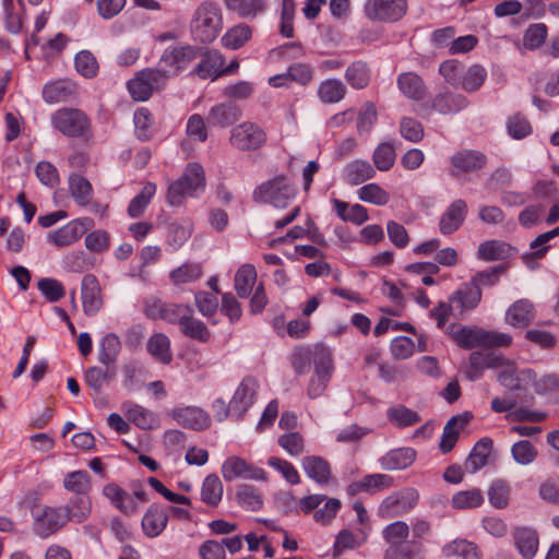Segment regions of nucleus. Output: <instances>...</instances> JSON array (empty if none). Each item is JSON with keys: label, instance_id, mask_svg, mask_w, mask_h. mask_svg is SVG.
I'll use <instances>...</instances> for the list:
<instances>
[{"label": "nucleus", "instance_id": "nucleus-17", "mask_svg": "<svg viewBox=\"0 0 559 559\" xmlns=\"http://www.w3.org/2000/svg\"><path fill=\"white\" fill-rule=\"evenodd\" d=\"M169 415L181 426L197 431L204 430L211 425L210 415L197 406L175 407Z\"/></svg>", "mask_w": 559, "mask_h": 559}, {"label": "nucleus", "instance_id": "nucleus-16", "mask_svg": "<svg viewBox=\"0 0 559 559\" xmlns=\"http://www.w3.org/2000/svg\"><path fill=\"white\" fill-rule=\"evenodd\" d=\"M258 381L252 377L242 379L231 400V416L241 419L255 401Z\"/></svg>", "mask_w": 559, "mask_h": 559}, {"label": "nucleus", "instance_id": "nucleus-58", "mask_svg": "<svg viewBox=\"0 0 559 559\" xmlns=\"http://www.w3.org/2000/svg\"><path fill=\"white\" fill-rule=\"evenodd\" d=\"M156 192V186L153 182H147L141 192L135 195L129 203L128 214L131 217H139L144 212L145 207L148 205L152 197Z\"/></svg>", "mask_w": 559, "mask_h": 559}, {"label": "nucleus", "instance_id": "nucleus-64", "mask_svg": "<svg viewBox=\"0 0 559 559\" xmlns=\"http://www.w3.org/2000/svg\"><path fill=\"white\" fill-rule=\"evenodd\" d=\"M547 34L548 29L544 23L532 24L524 33L523 44L531 50L537 49L545 43Z\"/></svg>", "mask_w": 559, "mask_h": 559}, {"label": "nucleus", "instance_id": "nucleus-9", "mask_svg": "<svg viewBox=\"0 0 559 559\" xmlns=\"http://www.w3.org/2000/svg\"><path fill=\"white\" fill-rule=\"evenodd\" d=\"M267 140L266 132L259 124L243 121L235 126L230 131V145L242 152H251L261 148Z\"/></svg>", "mask_w": 559, "mask_h": 559}, {"label": "nucleus", "instance_id": "nucleus-26", "mask_svg": "<svg viewBox=\"0 0 559 559\" xmlns=\"http://www.w3.org/2000/svg\"><path fill=\"white\" fill-rule=\"evenodd\" d=\"M516 549L524 559H533L538 550L539 538L537 532L527 526L516 527L513 531Z\"/></svg>", "mask_w": 559, "mask_h": 559}, {"label": "nucleus", "instance_id": "nucleus-48", "mask_svg": "<svg viewBox=\"0 0 559 559\" xmlns=\"http://www.w3.org/2000/svg\"><path fill=\"white\" fill-rule=\"evenodd\" d=\"M223 497V484L216 474L207 475L201 487V499L211 507H216Z\"/></svg>", "mask_w": 559, "mask_h": 559}, {"label": "nucleus", "instance_id": "nucleus-61", "mask_svg": "<svg viewBox=\"0 0 559 559\" xmlns=\"http://www.w3.org/2000/svg\"><path fill=\"white\" fill-rule=\"evenodd\" d=\"M358 198L378 206L385 205L390 201V194L377 183L362 186L358 190Z\"/></svg>", "mask_w": 559, "mask_h": 559}, {"label": "nucleus", "instance_id": "nucleus-47", "mask_svg": "<svg viewBox=\"0 0 559 559\" xmlns=\"http://www.w3.org/2000/svg\"><path fill=\"white\" fill-rule=\"evenodd\" d=\"M252 36V29L245 23L237 24L229 28L222 37L225 48L236 50L242 47Z\"/></svg>", "mask_w": 559, "mask_h": 559}, {"label": "nucleus", "instance_id": "nucleus-14", "mask_svg": "<svg viewBox=\"0 0 559 559\" xmlns=\"http://www.w3.org/2000/svg\"><path fill=\"white\" fill-rule=\"evenodd\" d=\"M93 225L91 218L72 219L60 228L48 234L47 239L56 247L70 246L79 240Z\"/></svg>", "mask_w": 559, "mask_h": 559}, {"label": "nucleus", "instance_id": "nucleus-38", "mask_svg": "<svg viewBox=\"0 0 559 559\" xmlns=\"http://www.w3.org/2000/svg\"><path fill=\"white\" fill-rule=\"evenodd\" d=\"M68 516V522L82 523L91 514L92 501L88 495H78L72 497L68 504L62 508Z\"/></svg>", "mask_w": 559, "mask_h": 559}, {"label": "nucleus", "instance_id": "nucleus-6", "mask_svg": "<svg viewBox=\"0 0 559 559\" xmlns=\"http://www.w3.org/2000/svg\"><path fill=\"white\" fill-rule=\"evenodd\" d=\"M53 129L68 138H86L91 134V120L76 108H60L50 117Z\"/></svg>", "mask_w": 559, "mask_h": 559}, {"label": "nucleus", "instance_id": "nucleus-30", "mask_svg": "<svg viewBox=\"0 0 559 559\" xmlns=\"http://www.w3.org/2000/svg\"><path fill=\"white\" fill-rule=\"evenodd\" d=\"M301 467L306 475L319 485H325L331 479L329 462L318 455H308L301 460Z\"/></svg>", "mask_w": 559, "mask_h": 559}, {"label": "nucleus", "instance_id": "nucleus-13", "mask_svg": "<svg viewBox=\"0 0 559 559\" xmlns=\"http://www.w3.org/2000/svg\"><path fill=\"white\" fill-rule=\"evenodd\" d=\"M406 10V0H367L364 5L365 15L371 21L380 22L399 21Z\"/></svg>", "mask_w": 559, "mask_h": 559}, {"label": "nucleus", "instance_id": "nucleus-39", "mask_svg": "<svg viewBox=\"0 0 559 559\" xmlns=\"http://www.w3.org/2000/svg\"><path fill=\"white\" fill-rule=\"evenodd\" d=\"M68 183L70 195L74 202L80 206H87L93 198L91 182L81 175H71Z\"/></svg>", "mask_w": 559, "mask_h": 559}, {"label": "nucleus", "instance_id": "nucleus-19", "mask_svg": "<svg viewBox=\"0 0 559 559\" xmlns=\"http://www.w3.org/2000/svg\"><path fill=\"white\" fill-rule=\"evenodd\" d=\"M468 213L467 203L456 199L442 213L439 221V230L442 235H451L463 225Z\"/></svg>", "mask_w": 559, "mask_h": 559}, {"label": "nucleus", "instance_id": "nucleus-33", "mask_svg": "<svg viewBox=\"0 0 559 559\" xmlns=\"http://www.w3.org/2000/svg\"><path fill=\"white\" fill-rule=\"evenodd\" d=\"M416 459V451L412 448H400L388 452L380 459V465L385 471L407 468Z\"/></svg>", "mask_w": 559, "mask_h": 559}, {"label": "nucleus", "instance_id": "nucleus-59", "mask_svg": "<svg viewBox=\"0 0 559 559\" xmlns=\"http://www.w3.org/2000/svg\"><path fill=\"white\" fill-rule=\"evenodd\" d=\"M395 150L389 142L379 144L372 155V160L376 168L380 171H388L392 168L395 162Z\"/></svg>", "mask_w": 559, "mask_h": 559}, {"label": "nucleus", "instance_id": "nucleus-10", "mask_svg": "<svg viewBox=\"0 0 559 559\" xmlns=\"http://www.w3.org/2000/svg\"><path fill=\"white\" fill-rule=\"evenodd\" d=\"M419 493L413 487H406L389 495L379 506L382 518H397L411 512L418 503Z\"/></svg>", "mask_w": 559, "mask_h": 559}, {"label": "nucleus", "instance_id": "nucleus-23", "mask_svg": "<svg viewBox=\"0 0 559 559\" xmlns=\"http://www.w3.org/2000/svg\"><path fill=\"white\" fill-rule=\"evenodd\" d=\"M168 520L167 510L158 503H152L142 518L143 533L150 538L159 536L166 528Z\"/></svg>", "mask_w": 559, "mask_h": 559}, {"label": "nucleus", "instance_id": "nucleus-41", "mask_svg": "<svg viewBox=\"0 0 559 559\" xmlns=\"http://www.w3.org/2000/svg\"><path fill=\"white\" fill-rule=\"evenodd\" d=\"M393 486V478L386 474L366 475L361 480L349 486L352 493L358 491L377 492Z\"/></svg>", "mask_w": 559, "mask_h": 559}, {"label": "nucleus", "instance_id": "nucleus-3", "mask_svg": "<svg viewBox=\"0 0 559 559\" xmlns=\"http://www.w3.org/2000/svg\"><path fill=\"white\" fill-rule=\"evenodd\" d=\"M296 198V189L285 175L276 176L259 185L252 193L254 202L286 209Z\"/></svg>", "mask_w": 559, "mask_h": 559}, {"label": "nucleus", "instance_id": "nucleus-57", "mask_svg": "<svg viewBox=\"0 0 559 559\" xmlns=\"http://www.w3.org/2000/svg\"><path fill=\"white\" fill-rule=\"evenodd\" d=\"M183 323H180L181 332L193 340L200 342H207L211 337V332L207 326L200 320L193 318V314H190L187 320H182Z\"/></svg>", "mask_w": 559, "mask_h": 559}, {"label": "nucleus", "instance_id": "nucleus-4", "mask_svg": "<svg viewBox=\"0 0 559 559\" xmlns=\"http://www.w3.org/2000/svg\"><path fill=\"white\" fill-rule=\"evenodd\" d=\"M451 336L459 346L471 349L476 346H509L512 337L500 332H490L480 328L452 326Z\"/></svg>", "mask_w": 559, "mask_h": 559}, {"label": "nucleus", "instance_id": "nucleus-50", "mask_svg": "<svg viewBox=\"0 0 559 559\" xmlns=\"http://www.w3.org/2000/svg\"><path fill=\"white\" fill-rule=\"evenodd\" d=\"M345 79L353 88H365L370 81V69L366 62L355 61L347 67Z\"/></svg>", "mask_w": 559, "mask_h": 559}, {"label": "nucleus", "instance_id": "nucleus-52", "mask_svg": "<svg viewBox=\"0 0 559 559\" xmlns=\"http://www.w3.org/2000/svg\"><path fill=\"white\" fill-rule=\"evenodd\" d=\"M386 416L390 423L399 428L409 427L421 420L416 412L403 405L390 407L386 411Z\"/></svg>", "mask_w": 559, "mask_h": 559}, {"label": "nucleus", "instance_id": "nucleus-36", "mask_svg": "<svg viewBox=\"0 0 559 559\" xmlns=\"http://www.w3.org/2000/svg\"><path fill=\"white\" fill-rule=\"evenodd\" d=\"M534 376L531 369L518 371L512 364H507L499 372L498 380L504 388L515 391L523 388L522 382L533 381Z\"/></svg>", "mask_w": 559, "mask_h": 559}, {"label": "nucleus", "instance_id": "nucleus-8", "mask_svg": "<svg viewBox=\"0 0 559 559\" xmlns=\"http://www.w3.org/2000/svg\"><path fill=\"white\" fill-rule=\"evenodd\" d=\"M333 364L329 348L323 345L314 347V372L309 381L307 393L310 399L323 394L332 377Z\"/></svg>", "mask_w": 559, "mask_h": 559}, {"label": "nucleus", "instance_id": "nucleus-15", "mask_svg": "<svg viewBox=\"0 0 559 559\" xmlns=\"http://www.w3.org/2000/svg\"><path fill=\"white\" fill-rule=\"evenodd\" d=\"M222 475L226 481L236 478L265 480L266 474L264 469L253 466L239 456L228 457L222 465Z\"/></svg>", "mask_w": 559, "mask_h": 559}, {"label": "nucleus", "instance_id": "nucleus-46", "mask_svg": "<svg viewBox=\"0 0 559 559\" xmlns=\"http://www.w3.org/2000/svg\"><path fill=\"white\" fill-rule=\"evenodd\" d=\"M257 282V271L251 264L241 265L235 275V289L240 298H247Z\"/></svg>", "mask_w": 559, "mask_h": 559}, {"label": "nucleus", "instance_id": "nucleus-54", "mask_svg": "<svg viewBox=\"0 0 559 559\" xmlns=\"http://www.w3.org/2000/svg\"><path fill=\"white\" fill-rule=\"evenodd\" d=\"M511 455L515 463L526 466L536 460L538 451L531 441L520 440L512 444Z\"/></svg>", "mask_w": 559, "mask_h": 559}, {"label": "nucleus", "instance_id": "nucleus-35", "mask_svg": "<svg viewBox=\"0 0 559 559\" xmlns=\"http://www.w3.org/2000/svg\"><path fill=\"white\" fill-rule=\"evenodd\" d=\"M347 87L340 79H325L320 82L317 91L318 98L323 104H336L346 96Z\"/></svg>", "mask_w": 559, "mask_h": 559}, {"label": "nucleus", "instance_id": "nucleus-37", "mask_svg": "<svg viewBox=\"0 0 559 559\" xmlns=\"http://www.w3.org/2000/svg\"><path fill=\"white\" fill-rule=\"evenodd\" d=\"M534 319L533 304L527 299H520L512 304L506 313V320L513 326L524 328Z\"/></svg>", "mask_w": 559, "mask_h": 559}, {"label": "nucleus", "instance_id": "nucleus-29", "mask_svg": "<svg viewBox=\"0 0 559 559\" xmlns=\"http://www.w3.org/2000/svg\"><path fill=\"white\" fill-rule=\"evenodd\" d=\"M481 300V289L469 282L453 293L450 301L461 313L474 309Z\"/></svg>", "mask_w": 559, "mask_h": 559}, {"label": "nucleus", "instance_id": "nucleus-43", "mask_svg": "<svg viewBox=\"0 0 559 559\" xmlns=\"http://www.w3.org/2000/svg\"><path fill=\"white\" fill-rule=\"evenodd\" d=\"M224 3L242 19H254L266 9V0H224Z\"/></svg>", "mask_w": 559, "mask_h": 559}, {"label": "nucleus", "instance_id": "nucleus-49", "mask_svg": "<svg viewBox=\"0 0 559 559\" xmlns=\"http://www.w3.org/2000/svg\"><path fill=\"white\" fill-rule=\"evenodd\" d=\"M63 487L70 492L78 495H88L92 488V481L86 471H74L66 474Z\"/></svg>", "mask_w": 559, "mask_h": 559}, {"label": "nucleus", "instance_id": "nucleus-12", "mask_svg": "<svg viewBox=\"0 0 559 559\" xmlns=\"http://www.w3.org/2000/svg\"><path fill=\"white\" fill-rule=\"evenodd\" d=\"M34 526L36 535L47 538L68 523V516L62 508L38 507L33 510Z\"/></svg>", "mask_w": 559, "mask_h": 559}, {"label": "nucleus", "instance_id": "nucleus-11", "mask_svg": "<svg viewBox=\"0 0 559 559\" xmlns=\"http://www.w3.org/2000/svg\"><path fill=\"white\" fill-rule=\"evenodd\" d=\"M200 55L201 48L191 45L168 47L163 52L158 62L170 79L187 69Z\"/></svg>", "mask_w": 559, "mask_h": 559}, {"label": "nucleus", "instance_id": "nucleus-20", "mask_svg": "<svg viewBox=\"0 0 559 559\" xmlns=\"http://www.w3.org/2000/svg\"><path fill=\"white\" fill-rule=\"evenodd\" d=\"M81 294L84 313L88 317H93L98 313L103 307V299L100 295V286L95 275H84L81 283Z\"/></svg>", "mask_w": 559, "mask_h": 559}, {"label": "nucleus", "instance_id": "nucleus-53", "mask_svg": "<svg viewBox=\"0 0 559 559\" xmlns=\"http://www.w3.org/2000/svg\"><path fill=\"white\" fill-rule=\"evenodd\" d=\"M510 246L499 240H488L478 247V258L485 261H497L509 255Z\"/></svg>", "mask_w": 559, "mask_h": 559}, {"label": "nucleus", "instance_id": "nucleus-62", "mask_svg": "<svg viewBox=\"0 0 559 559\" xmlns=\"http://www.w3.org/2000/svg\"><path fill=\"white\" fill-rule=\"evenodd\" d=\"M74 66L81 75L88 79L96 76L98 73V62L90 50L78 52L74 58Z\"/></svg>", "mask_w": 559, "mask_h": 559}, {"label": "nucleus", "instance_id": "nucleus-31", "mask_svg": "<svg viewBox=\"0 0 559 559\" xmlns=\"http://www.w3.org/2000/svg\"><path fill=\"white\" fill-rule=\"evenodd\" d=\"M123 408L128 420L132 421L140 429L151 430L159 426L157 416L139 404L128 402L123 404Z\"/></svg>", "mask_w": 559, "mask_h": 559}, {"label": "nucleus", "instance_id": "nucleus-60", "mask_svg": "<svg viewBox=\"0 0 559 559\" xmlns=\"http://www.w3.org/2000/svg\"><path fill=\"white\" fill-rule=\"evenodd\" d=\"M486 78V70L479 64H474L465 73H462L460 86L466 92H475L480 88Z\"/></svg>", "mask_w": 559, "mask_h": 559}, {"label": "nucleus", "instance_id": "nucleus-34", "mask_svg": "<svg viewBox=\"0 0 559 559\" xmlns=\"http://www.w3.org/2000/svg\"><path fill=\"white\" fill-rule=\"evenodd\" d=\"M376 175V170L372 165L364 159H355L348 163L344 170V180L350 186H358Z\"/></svg>", "mask_w": 559, "mask_h": 559}, {"label": "nucleus", "instance_id": "nucleus-27", "mask_svg": "<svg viewBox=\"0 0 559 559\" xmlns=\"http://www.w3.org/2000/svg\"><path fill=\"white\" fill-rule=\"evenodd\" d=\"M396 84L400 92L408 99L419 102L426 96V84L415 72L401 73L397 76Z\"/></svg>", "mask_w": 559, "mask_h": 559}, {"label": "nucleus", "instance_id": "nucleus-1", "mask_svg": "<svg viewBox=\"0 0 559 559\" xmlns=\"http://www.w3.org/2000/svg\"><path fill=\"white\" fill-rule=\"evenodd\" d=\"M223 28V14L217 3L203 1L194 11L190 31L200 43H212Z\"/></svg>", "mask_w": 559, "mask_h": 559}, {"label": "nucleus", "instance_id": "nucleus-24", "mask_svg": "<svg viewBox=\"0 0 559 559\" xmlns=\"http://www.w3.org/2000/svg\"><path fill=\"white\" fill-rule=\"evenodd\" d=\"M103 495L110 503L126 515H133L139 510V503L135 497L127 492L117 484H107L103 488Z\"/></svg>", "mask_w": 559, "mask_h": 559}, {"label": "nucleus", "instance_id": "nucleus-32", "mask_svg": "<svg viewBox=\"0 0 559 559\" xmlns=\"http://www.w3.org/2000/svg\"><path fill=\"white\" fill-rule=\"evenodd\" d=\"M493 442L490 438H481L473 447L468 457L464 463L465 472L474 474L481 469L488 463L489 454L492 450Z\"/></svg>", "mask_w": 559, "mask_h": 559}, {"label": "nucleus", "instance_id": "nucleus-42", "mask_svg": "<svg viewBox=\"0 0 559 559\" xmlns=\"http://www.w3.org/2000/svg\"><path fill=\"white\" fill-rule=\"evenodd\" d=\"M74 92V85L67 80H57L45 84L41 95L47 104L66 102Z\"/></svg>", "mask_w": 559, "mask_h": 559}, {"label": "nucleus", "instance_id": "nucleus-56", "mask_svg": "<svg viewBox=\"0 0 559 559\" xmlns=\"http://www.w3.org/2000/svg\"><path fill=\"white\" fill-rule=\"evenodd\" d=\"M202 275V267L198 263H185L173 270L169 278L175 285L187 284L197 281Z\"/></svg>", "mask_w": 559, "mask_h": 559}, {"label": "nucleus", "instance_id": "nucleus-2", "mask_svg": "<svg viewBox=\"0 0 559 559\" xmlns=\"http://www.w3.org/2000/svg\"><path fill=\"white\" fill-rule=\"evenodd\" d=\"M205 187L204 170L201 165L190 163L182 176L168 187L167 202L171 206H179L187 197H195Z\"/></svg>", "mask_w": 559, "mask_h": 559}, {"label": "nucleus", "instance_id": "nucleus-18", "mask_svg": "<svg viewBox=\"0 0 559 559\" xmlns=\"http://www.w3.org/2000/svg\"><path fill=\"white\" fill-rule=\"evenodd\" d=\"M487 163V157L479 151L462 150L451 156L450 175L459 177L463 173L481 169Z\"/></svg>", "mask_w": 559, "mask_h": 559}, {"label": "nucleus", "instance_id": "nucleus-63", "mask_svg": "<svg viewBox=\"0 0 559 559\" xmlns=\"http://www.w3.org/2000/svg\"><path fill=\"white\" fill-rule=\"evenodd\" d=\"M444 551L460 559H480L477 546L466 539L454 540L444 548Z\"/></svg>", "mask_w": 559, "mask_h": 559}, {"label": "nucleus", "instance_id": "nucleus-25", "mask_svg": "<svg viewBox=\"0 0 559 559\" xmlns=\"http://www.w3.org/2000/svg\"><path fill=\"white\" fill-rule=\"evenodd\" d=\"M241 117V110L233 103H223L213 106L207 115V122L212 127L227 128L237 122Z\"/></svg>", "mask_w": 559, "mask_h": 559}, {"label": "nucleus", "instance_id": "nucleus-45", "mask_svg": "<svg viewBox=\"0 0 559 559\" xmlns=\"http://www.w3.org/2000/svg\"><path fill=\"white\" fill-rule=\"evenodd\" d=\"M333 205L338 217L345 222H352L356 225H361L368 221L367 209L360 204H354L349 206L348 203L335 199L333 201Z\"/></svg>", "mask_w": 559, "mask_h": 559}, {"label": "nucleus", "instance_id": "nucleus-51", "mask_svg": "<svg viewBox=\"0 0 559 559\" xmlns=\"http://www.w3.org/2000/svg\"><path fill=\"white\" fill-rule=\"evenodd\" d=\"M191 233L192 223L189 219L173 222L168 226L167 242L177 250L190 238Z\"/></svg>", "mask_w": 559, "mask_h": 559}, {"label": "nucleus", "instance_id": "nucleus-40", "mask_svg": "<svg viewBox=\"0 0 559 559\" xmlns=\"http://www.w3.org/2000/svg\"><path fill=\"white\" fill-rule=\"evenodd\" d=\"M147 352L157 361L168 365L173 360L170 340L165 333H154L147 341Z\"/></svg>", "mask_w": 559, "mask_h": 559}, {"label": "nucleus", "instance_id": "nucleus-7", "mask_svg": "<svg viewBox=\"0 0 559 559\" xmlns=\"http://www.w3.org/2000/svg\"><path fill=\"white\" fill-rule=\"evenodd\" d=\"M144 314L152 320H163L170 324L180 325L193 314V309L185 304L167 302L158 297L150 296L143 302Z\"/></svg>", "mask_w": 559, "mask_h": 559}, {"label": "nucleus", "instance_id": "nucleus-28", "mask_svg": "<svg viewBox=\"0 0 559 559\" xmlns=\"http://www.w3.org/2000/svg\"><path fill=\"white\" fill-rule=\"evenodd\" d=\"M471 416L468 414L451 417L445 426L439 443L442 453H449L455 445L460 431L468 424Z\"/></svg>", "mask_w": 559, "mask_h": 559}, {"label": "nucleus", "instance_id": "nucleus-22", "mask_svg": "<svg viewBox=\"0 0 559 559\" xmlns=\"http://www.w3.org/2000/svg\"><path fill=\"white\" fill-rule=\"evenodd\" d=\"M201 60L193 69L192 74L200 79L215 80L222 75V67L225 64L223 55L216 49L201 48Z\"/></svg>", "mask_w": 559, "mask_h": 559}, {"label": "nucleus", "instance_id": "nucleus-44", "mask_svg": "<svg viewBox=\"0 0 559 559\" xmlns=\"http://www.w3.org/2000/svg\"><path fill=\"white\" fill-rule=\"evenodd\" d=\"M121 350V342L115 333L106 334L99 342L98 360L103 365L114 366Z\"/></svg>", "mask_w": 559, "mask_h": 559}, {"label": "nucleus", "instance_id": "nucleus-21", "mask_svg": "<svg viewBox=\"0 0 559 559\" xmlns=\"http://www.w3.org/2000/svg\"><path fill=\"white\" fill-rule=\"evenodd\" d=\"M468 105V100L462 94L448 88L438 92L430 100V108L440 115H454Z\"/></svg>", "mask_w": 559, "mask_h": 559}, {"label": "nucleus", "instance_id": "nucleus-55", "mask_svg": "<svg viewBox=\"0 0 559 559\" xmlns=\"http://www.w3.org/2000/svg\"><path fill=\"white\" fill-rule=\"evenodd\" d=\"M236 499L239 506L250 511H257L263 504L260 493L250 485H239L236 491Z\"/></svg>", "mask_w": 559, "mask_h": 559}, {"label": "nucleus", "instance_id": "nucleus-5", "mask_svg": "<svg viewBox=\"0 0 559 559\" xmlns=\"http://www.w3.org/2000/svg\"><path fill=\"white\" fill-rule=\"evenodd\" d=\"M169 80L168 74L158 62L155 68L143 69L128 81V91L138 102L147 100L155 91L163 88Z\"/></svg>", "mask_w": 559, "mask_h": 559}]
</instances>
